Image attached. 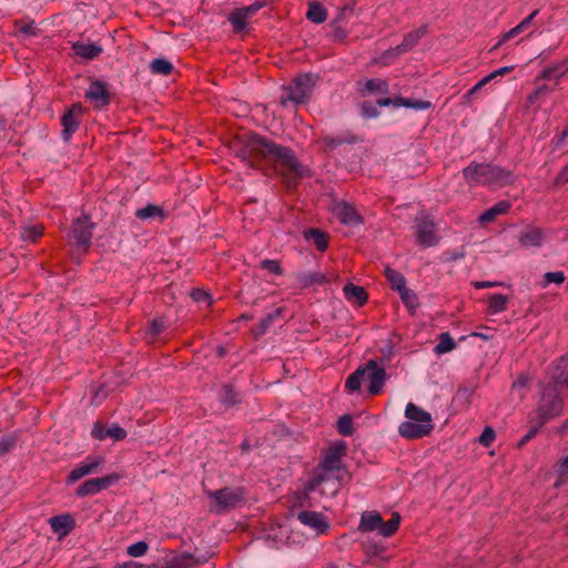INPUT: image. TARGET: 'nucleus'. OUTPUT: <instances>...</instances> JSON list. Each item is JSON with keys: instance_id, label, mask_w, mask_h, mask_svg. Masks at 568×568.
I'll list each match as a JSON object with an SVG mask.
<instances>
[{"instance_id": "obj_54", "label": "nucleus", "mask_w": 568, "mask_h": 568, "mask_svg": "<svg viewBox=\"0 0 568 568\" xmlns=\"http://www.w3.org/2000/svg\"><path fill=\"white\" fill-rule=\"evenodd\" d=\"M105 435L119 442L125 439L128 434L123 427L119 426L118 424H114L111 427L106 428Z\"/></svg>"}, {"instance_id": "obj_53", "label": "nucleus", "mask_w": 568, "mask_h": 568, "mask_svg": "<svg viewBox=\"0 0 568 568\" xmlns=\"http://www.w3.org/2000/svg\"><path fill=\"white\" fill-rule=\"evenodd\" d=\"M42 236V229L38 226H30L22 231L21 237L23 241L36 242Z\"/></svg>"}, {"instance_id": "obj_22", "label": "nucleus", "mask_w": 568, "mask_h": 568, "mask_svg": "<svg viewBox=\"0 0 568 568\" xmlns=\"http://www.w3.org/2000/svg\"><path fill=\"white\" fill-rule=\"evenodd\" d=\"M296 282L301 288H308L313 285H324L328 283V277L322 272H301L295 275Z\"/></svg>"}, {"instance_id": "obj_41", "label": "nucleus", "mask_w": 568, "mask_h": 568, "mask_svg": "<svg viewBox=\"0 0 568 568\" xmlns=\"http://www.w3.org/2000/svg\"><path fill=\"white\" fill-rule=\"evenodd\" d=\"M197 564L193 555L184 552L179 557L173 558L163 568H192Z\"/></svg>"}, {"instance_id": "obj_55", "label": "nucleus", "mask_w": 568, "mask_h": 568, "mask_svg": "<svg viewBox=\"0 0 568 568\" xmlns=\"http://www.w3.org/2000/svg\"><path fill=\"white\" fill-rule=\"evenodd\" d=\"M432 106L429 101L425 100H416L407 98L405 102V108L414 109V110H427Z\"/></svg>"}, {"instance_id": "obj_15", "label": "nucleus", "mask_w": 568, "mask_h": 568, "mask_svg": "<svg viewBox=\"0 0 568 568\" xmlns=\"http://www.w3.org/2000/svg\"><path fill=\"white\" fill-rule=\"evenodd\" d=\"M84 98L94 103V106L100 109L110 104L111 94L108 90V84L101 80H93L90 83Z\"/></svg>"}, {"instance_id": "obj_19", "label": "nucleus", "mask_w": 568, "mask_h": 568, "mask_svg": "<svg viewBox=\"0 0 568 568\" xmlns=\"http://www.w3.org/2000/svg\"><path fill=\"white\" fill-rule=\"evenodd\" d=\"M539 10H534L528 17H526L521 22H519L516 27L511 28L509 31L505 32L498 42L491 48V51L498 49L501 44L509 41L510 39L519 36L530 28L532 24V20L537 17Z\"/></svg>"}, {"instance_id": "obj_11", "label": "nucleus", "mask_w": 568, "mask_h": 568, "mask_svg": "<svg viewBox=\"0 0 568 568\" xmlns=\"http://www.w3.org/2000/svg\"><path fill=\"white\" fill-rule=\"evenodd\" d=\"M120 479V476L115 473L99 477L91 478L82 483L75 490V495L78 497H87L95 495L110 486L116 484Z\"/></svg>"}, {"instance_id": "obj_50", "label": "nucleus", "mask_w": 568, "mask_h": 568, "mask_svg": "<svg viewBox=\"0 0 568 568\" xmlns=\"http://www.w3.org/2000/svg\"><path fill=\"white\" fill-rule=\"evenodd\" d=\"M281 312H282V310L277 308L273 313H270L267 316H265L264 318L261 320L260 325H258V328H260L258 334L260 335L265 334V332L270 328V326L273 324L275 318L280 316Z\"/></svg>"}, {"instance_id": "obj_14", "label": "nucleus", "mask_w": 568, "mask_h": 568, "mask_svg": "<svg viewBox=\"0 0 568 568\" xmlns=\"http://www.w3.org/2000/svg\"><path fill=\"white\" fill-rule=\"evenodd\" d=\"M568 359L560 357L554 362V372L551 373L550 381L542 384V387H554L558 394L562 395L568 390V371L566 369Z\"/></svg>"}, {"instance_id": "obj_39", "label": "nucleus", "mask_w": 568, "mask_h": 568, "mask_svg": "<svg viewBox=\"0 0 568 568\" xmlns=\"http://www.w3.org/2000/svg\"><path fill=\"white\" fill-rule=\"evenodd\" d=\"M168 325L162 317H156L150 321L149 326L145 332V337L153 342L160 334H162L166 329Z\"/></svg>"}, {"instance_id": "obj_42", "label": "nucleus", "mask_w": 568, "mask_h": 568, "mask_svg": "<svg viewBox=\"0 0 568 568\" xmlns=\"http://www.w3.org/2000/svg\"><path fill=\"white\" fill-rule=\"evenodd\" d=\"M173 69V64L163 58L154 59L150 63V71L152 74L170 75Z\"/></svg>"}, {"instance_id": "obj_28", "label": "nucleus", "mask_w": 568, "mask_h": 568, "mask_svg": "<svg viewBox=\"0 0 568 568\" xmlns=\"http://www.w3.org/2000/svg\"><path fill=\"white\" fill-rule=\"evenodd\" d=\"M405 417L408 419L407 422L433 424L432 415L414 403L407 404L405 408Z\"/></svg>"}, {"instance_id": "obj_49", "label": "nucleus", "mask_w": 568, "mask_h": 568, "mask_svg": "<svg viewBox=\"0 0 568 568\" xmlns=\"http://www.w3.org/2000/svg\"><path fill=\"white\" fill-rule=\"evenodd\" d=\"M260 266L262 270L268 271L270 273H273L275 275L283 274V268L281 266V263L277 260H270V258L262 260L260 263Z\"/></svg>"}, {"instance_id": "obj_10", "label": "nucleus", "mask_w": 568, "mask_h": 568, "mask_svg": "<svg viewBox=\"0 0 568 568\" xmlns=\"http://www.w3.org/2000/svg\"><path fill=\"white\" fill-rule=\"evenodd\" d=\"M363 368L365 369L364 381H368V394L373 396L379 395L387 379L385 367L376 359H369L363 365Z\"/></svg>"}, {"instance_id": "obj_36", "label": "nucleus", "mask_w": 568, "mask_h": 568, "mask_svg": "<svg viewBox=\"0 0 568 568\" xmlns=\"http://www.w3.org/2000/svg\"><path fill=\"white\" fill-rule=\"evenodd\" d=\"M488 313L498 314L507 310L508 296L503 294H489L487 297Z\"/></svg>"}, {"instance_id": "obj_38", "label": "nucleus", "mask_w": 568, "mask_h": 568, "mask_svg": "<svg viewBox=\"0 0 568 568\" xmlns=\"http://www.w3.org/2000/svg\"><path fill=\"white\" fill-rule=\"evenodd\" d=\"M456 346H457V344L454 341V338L450 336V334L448 332H445V333L439 334L438 343L434 347V352L437 355H442V354L452 352L453 349L456 348Z\"/></svg>"}, {"instance_id": "obj_64", "label": "nucleus", "mask_w": 568, "mask_h": 568, "mask_svg": "<svg viewBox=\"0 0 568 568\" xmlns=\"http://www.w3.org/2000/svg\"><path fill=\"white\" fill-rule=\"evenodd\" d=\"M497 285H501V283L489 282V281H480V282H475L474 283V287L477 288V290L494 287V286H497Z\"/></svg>"}, {"instance_id": "obj_47", "label": "nucleus", "mask_w": 568, "mask_h": 568, "mask_svg": "<svg viewBox=\"0 0 568 568\" xmlns=\"http://www.w3.org/2000/svg\"><path fill=\"white\" fill-rule=\"evenodd\" d=\"M378 105L373 104L371 101H364L359 105L361 115L364 119H375L377 118L381 112L377 109Z\"/></svg>"}, {"instance_id": "obj_45", "label": "nucleus", "mask_w": 568, "mask_h": 568, "mask_svg": "<svg viewBox=\"0 0 568 568\" xmlns=\"http://www.w3.org/2000/svg\"><path fill=\"white\" fill-rule=\"evenodd\" d=\"M337 430L343 436H351L354 433L353 417L343 415L337 420Z\"/></svg>"}, {"instance_id": "obj_35", "label": "nucleus", "mask_w": 568, "mask_h": 568, "mask_svg": "<svg viewBox=\"0 0 568 568\" xmlns=\"http://www.w3.org/2000/svg\"><path fill=\"white\" fill-rule=\"evenodd\" d=\"M384 274H385V277L387 278L392 290H394L398 293L399 291H402L403 288L406 287V278L400 272H398L389 266H386L384 270Z\"/></svg>"}, {"instance_id": "obj_7", "label": "nucleus", "mask_w": 568, "mask_h": 568, "mask_svg": "<svg viewBox=\"0 0 568 568\" xmlns=\"http://www.w3.org/2000/svg\"><path fill=\"white\" fill-rule=\"evenodd\" d=\"M414 234L416 243L423 247H432L439 243L437 227L433 217L428 214L420 213L417 215L414 225Z\"/></svg>"}, {"instance_id": "obj_31", "label": "nucleus", "mask_w": 568, "mask_h": 568, "mask_svg": "<svg viewBox=\"0 0 568 568\" xmlns=\"http://www.w3.org/2000/svg\"><path fill=\"white\" fill-rule=\"evenodd\" d=\"M365 378V369L363 368V365L358 366L352 374L348 375V377L345 381V390L348 394H353L355 392H358L362 387V383Z\"/></svg>"}, {"instance_id": "obj_25", "label": "nucleus", "mask_w": 568, "mask_h": 568, "mask_svg": "<svg viewBox=\"0 0 568 568\" xmlns=\"http://www.w3.org/2000/svg\"><path fill=\"white\" fill-rule=\"evenodd\" d=\"M72 50L74 55L84 59V60H93L99 57L103 49L101 45L95 43H84V42H74L72 44Z\"/></svg>"}, {"instance_id": "obj_43", "label": "nucleus", "mask_w": 568, "mask_h": 568, "mask_svg": "<svg viewBox=\"0 0 568 568\" xmlns=\"http://www.w3.org/2000/svg\"><path fill=\"white\" fill-rule=\"evenodd\" d=\"M362 94L366 93H387L388 92V82L382 79H369L365 82L364 89L361 90Z\"/></svg>"}, {"instance_id": "obj_27", "label": "nucleus", "mask_w": 568, "mask_h": 568, "mask_svg": "<svg viewBox=\"0 0 568 568\" xmlns=\"http://www.w3.org/2000/svg\"><path fill=\"white\" fill-rule=\"evenodd\" d=\"M304 237L312 241L320 252H325L328 248L329 235L320 229H307L304 231Z\"/></svg>"}, {"instance_id": "obj_5", "label": "nucleus", "mask_w": 568, "mask_h": 568, "mask_svg": "<svg viewBox=\"0 0 568 568\" xmlns=\"http://www.w3.org/2000/svg\"><path fill=\"white\" fill-rule=\"evenodd\" d=\"M95 223L87 214H82L72 221L68 233V242L72 247L73 254L84 255L91 247V240Z\"/></svg>"}, {"instance_id": "obj_3", "label": "nucleus", "mask_w": 568, "mask_h": 568, "mask_svg": "<svg viewBox=\"0 0 568 568\" xmlns=\"http://www.w3.org/2000/svg\"><path fill=\"white\" fill-rule=\"evenodd\" d=\"M463 179L469 185H506L510 182L511 172L493 163L473 161L463 169Z\"/></svg>"}, {"instance_id": "obj_17", "label": "nucleus", "mask_w": 568, "mask_h": 568, "mask_svg": "<svg viewBox=\"0 0 568 568\" xmlns=\"http://www.w3.org/2000/svg\"><path fill=\"white\" fill-rule=\"evenodd\" d=\"M49 525L59 538L68 536L75 527V520L72 515L63 514L53 516L49 519Z\"/></svg>"}, {"instance_id": "obj_20", "label": "nucleus", "mask_w": 568, "mask_h": 568, "mask_svg": "<svg viewBox=\"0 0 568 568\" xmlns=\"http://www.w3.org/2000/svg\"><path fill=\"white\" fill-rule=\"evenodd\" d=\"M427 31H428V26L424 24V26L406 33L404 36L402 43L396 45L397 52L406 53V52L410 51L413 48H415L419 43L420 39L424 36H426Z\"/></svg>"}, {"instance_id": "obj_30", "label": "nucleus", "mask_w": 568, "mask_h": 568, "mask_svg": "<svg viewBox=\"0 0 568 568\" xmlns=\"http://www.w3.org/2000/svg\"><path fill=\"white\" fill-rule=\"evenodd\" d=\"M306 19L313 23H323L327 19L326 8L318 1H311L307 6Z\"/></svg>"}, {"instance_id": "obj_61", "label": "nucleus", "mask_w": 568, "mask_h": 568, "mask_svg": "<svg viewBox=\"0 0 568 568\" xmlns=\"http://www.w3.org/2000/svg\"><path fill=\"white\" fill-rule=\"evenodd\" d=\"M105 430L106 429L100 423H97L91 430V435L94 439L103 440L108 437V435H105Z\"/></svg>"}, {"instance_id": "obj_9", "label": "nucleus", "mask_w": 568, "mask_h": 568, "mask_svg": "<svg viewBox=\"0 0 568 568\" xmlns=\"http://www.w3.org/2000/svg\"><path fill=\"white\" fill-rule=\"evenodd\" d=\"M85 109L80 102L71 104L61 115V139L69 142L72 135L80 129Z\"/></svg>"}, {"instance_id": "obj_29", "label": "nucleus", "mask_w": 568, "mask_h": 568, "mask_svg": "<svg viewBox=\"0 0 568 568\" xmlns=\"http://www.w3.org/2000/svg\"><path fill=\"white\" fill-rule=\"evenodd\" d=\"M568 72V58L564 59L562 61L552 64L550 67H547L542 70L538 79L542 80H559L562 75H565Z\"/></svg>"}, {"instance_id": "obj_12", "label": "nucleus", "mask_w": 568, "mask_h": 568, "mask_svg": "<svg viewBox=\"0 0 568 568\" xmlns=\"http://www.w3.org/2000/svg\"><path fill=\"white\" fill-rule=\"evenodd\" d=\"M103 463L104 457L102 456H88L83 462H81L74 469L70 471L65 479V484L72 485L84 476L99 473Z\"/></svg>"}, {"instance_id": "obj_51", "label": "nucleus", "mask_w": 568, "mask_h": 568, "mask_svg": "<svg viewBox=\"0 0 568 568\" xmlns=\"http://www.w3.org/2000/svg\"><path fill=\"white\" fill-rule=\"evenodd\" d=\"M149 549V545L145 541H138L128 547L126 552L131 557H141Z\"/></svg>"}, {"instance_id": "obj_16", "label": "nucleus", "mask_w": 568, "mask_h": 568, "mask_svg": "<svg viewBox=\"0 0 568 568\" xmlns=\"http://www.w3.org/2000/svg\"><path fill=\"white\" fill-rule=\"evenodd\" d=\"M433 428V424L403 422L398 427V433L404 438L418 439L428 436L432 433Z\"/></svg>"}, {"instance_id": "obj_59", "label": "nucleus", "mask_w": 568, "mask_h": 568, "mask_svg": "<svg viewBox=\"0 0 568 568\" xmlns=\"http://www.w3.org/2000/svg\"><path fill=\"white\" fill-rule=\"evenodd\" d=\"M544 425H539V422L537 420V423L529 429V432L521 437V439L519 440L518 443V446L519 447H523L525 446L527 443H529L535 436L536 434L538 433V430L542 427Z\"/></svg>"}, {"instance_id": "obj_1", "label": "nucleus", "mask_w": 568, "mask_h": 568, "mask_svg": "<svg viewBox=\"0 0 568 568\" xmlns=\"http://www.w3.org/2000/svg\"><path fill=\"white\" fill-rule=\"evenodd\" d=\"M232 149L235 156L252 169H260L262 163L280 166V175L288 190L296 189L298 180L311 176V170L297 159L294 150L256 132L239 135Z\"/></svg>"}, {"instance_id": "obj_60", "label": "nucleus", "mask_w": 568, "mask_h": 568, "mask_svg": "<svg viewBox=\"0 0 568 568\" xmlns=\"http://www.w3.org/2000/svg\"><path fill=\"white\" fill-rule=\"evenodd\" d=\"M491 81V77L486 75L481 80H479L466 94V99H470L473 95H475L479 90H481L487 83Z\"/></svg>"}, {"instance_id": "obj_58", "label": "nucleus", "mask_w": 568, "mask_h": 568, "mask_svg": "<svg viewBox=\"0 0 568 568\" xmlns=\"http://www.w3.org/2000/svg\"><path fill=\"white\" fill-rule=\"evenodd\" d=\"M266 6V1H255L252 4L247 7L240 8L248 18H251L253 14H255L260 9L264 8Z\"/></svg>"}, {"instance_id": "obj_44", "label": "nucleus", "mask_w": 568, "mask_h": 568, "mask_svg": "<svg viewBox=\"0 0 568 568\" xmlns=\"http://www.w3.org/2000/svg\"><path fill=\"white\" fill-rule=\"evenodd\" d=\"M247 19L248 17L241 9L234 10L229 16V21L232 23L233 31L235 33H240L245 30Z\"/></svg>"}, {"instance_id": "obj_57", "label": "nucleus", "mask_w": 568, "mask_h": 568, "mask_svg": "<svg viewBox=\"0 0 568 568\" xmlns=\"http://www.w3.org/2000/svg\"><path fill=\"white\" fill-rule=\"evenodd\" d=\"M546 284L556 283L561 284L565 281V274L561 271L558 272H548L544 275Z\"/></svg>"}, {"instance_id": "obj_18", "label": "nucleus", "mask_w": 568, "mask_h": 568, "mask_svg": "<svg viewBox=\"0 0 568 568\" xmlns=\"http://www.w3.org/2000/svg\"><path fill=\"white\" fill-rule=\"evenodd\" d=\"M297 519L320 534L325 532L329 527L323 514L316 511L303 510L297 514Z\"/></svg>"}, {"instance_id": "obj_62", "label": "nucleus", "mask_w": 568, "mask_h": 568, "mask_svg": "<svg viewBox=\"0 0 568 568\" xmlns=\"http://www.w3.org/2000/svg\"><path fill=\"white\" fill-rule=\"evenodd\" d=\"M400 54H404L403 52H397L396 50V47L395 48H389L388 50H386L383 54H382V61L385 63V64H388L392 60L396 59L397 57H399Z\"/></svg>"}, {"instance_id": "obj_23", "label": "nucleus", "mask_w": 568, "mask_h": 568, "mask_svg": "<svg viewBox=\"0 0 568 568\" xmlns=\"http://www.w3.org/2000/svg\"><path fill=\"white\" fill-rule=\"evenodd\" d=\"M343 293L345 298L356 306H363L368 300V294L365 288L353 283H347L343 287Z\"/></svg>"}, {"instance_id": "obj_56", "label": "nucleus", "mask_w": 568, "mask_h": 568, "mask_svg": "<svg viewBox=\"0 0 568 568\" xmlns=\"http://www.w3.org/2000/svg\"><path fill=\"white\" fill-rule=\"evenodd\" d=\"M190 295L194 302L211 304V296L201 288H193Z\"/></svg>"}, {"instance_id": "obj_48", "label": "nucleus", "mask_w": 568, "mask_h": 568, "mask_svg": "<svg viewBox=\"0 0 568 568\" xmlns=\"http://www.w3.org/2000/svg\"><path fill=\"white\" fill-rule=\"evenodd\" d=\"M558 479L555 484L556 487L562 485L568 480V456L559 460L557 464Z\"/></svg>"}, {"instance_id": "obj_13", "label": "nucleus", "mask_w": 568, "mask_h": 568, "mask_svg": "<svg viewBox=\"0 0 568 568\" xmlns=\"http://www.w3.org/2000/svg\"><path fill=\"white\" fill-rule=\"evenodd\" d=\"M334 215L339 222L347 226H359L364 224L363 216L358 213L356 207L344 200L335 202L332 209Z\"/></svg>"}, {"instance_id": "obj_32", "label": "nucleus", "mask_w": 568, "mask_h": 568, "mask_svg": "<svg viewBox=\"0 0 568 568\" xmlns=\"http://www.w3.org/2000/svg\"><path fill=\"white\" fill-rule=\"evenodd\" d=\"M544 235L539 229H529L521 232L519 236V243L523 246L539 247L542 244Z\"/></svg>"}, {"instance_id": "obj_37", "label": "nucleus", "mask_w": 568, "mask_h": 568, "mask_svg": "<svg viewBox=\"0 0 568 568\" xmlns=\"http://www.w3.org/2000/svg\"><path fill=\"white\" fill-rule=\"evenodd\" d=\"M403 304L406 306L410 314H414L419 306L417 294L407 286L398 292Z\"/></svg>"}, {"instance_id": "obj_46", "label": "nucleus", "mask_w": 568, "mask_h": 568, "mask_svg": "<svg viewBox=\"0 0 568 568\" xmlns=\"http://www.w3.org/2000/svg\"><path fill=\"white\" fill-rule=\"evenodd\" d=\"M18 442V436L10 434L0 438V457L11 452Z\"/></svg>"}, {"instance_id": "obj_63", "label": "nucleus", "mask_w": 568, "mask_h": 568, "mask_svg": "<svg viewBox=\"0 0 568 568\" xmlns=\"http://www.w3.org/2000/svg\"><path fill=\"white\" fill-rule=\"evenodd\" d=\"M568 182V163L560 170L555 179L556 184H565Z\"/></svg>"}, {"instance_id": "obj_33", "label": "nucleus", "mask_w": 568, "mask_h": 568, "mask_svg": "<svg viewBox=\"0 0 568 568\" xmlns=\"http://www.w3.org/2000/svg\"><path fill=\"white\" fill-rule=\"evenodd\" d=\"M219 400L226 407H232L241 402V397L232 384H224L219 394Z\"/></svg>"}, {"instance_id": "obj_34", "label": "nucleus", "mask_w": 568, "mask_h": 568, "mask_svg": "<svg viewBox=\"0 0 568 568\" xmlns=\"http://www.w3.org/2000/svg\"><path fill=\"white\" fill-rule=\"evenodd\" d=\"M400 524V515L393 513L390 519L384 521L382 518V525L378 528V534L385 538L392 537L396 534Z\"/></svg>"}, {"instance_id": "obj_6", "label": "nucleus", "mask_w": 568, "mask_h": 568, "mask_svg": "<svg viewBox=\"0 0 568 568\" xmlns=\"http://www.w3.org/2000/svg\"><path fill=\"white\" fill-rule=\"evenodd\" d=\"M565 407V399L562 395L558 394L554 387H542L540 390V400L535 410L539 425H545L547 422L561 415Z\"/></svg>"}, {"instance_id": "obj_21", "label": "nucleus", "mask_w": 568, "mask_h": 568, "mask_svg": "<svg viewBox=\"0 0 568 568\" xmlns=\"http://www.w3.org/2000/svg\"><path fill=\"white\" fill-rule=\"evenodd\" d=\"M510 209H511V203L509 201L501 200V201L497 202L495 205H493L491 207L484 211L479 215L478 221L481 224H487V223L494 222L497 219V216L507 214Z\"/></svg>"}, {"instance_id": "obj_24", "label": "nucleus", "mask_w": 568, "mask_h": 568, "mask_svg": "<svg viewBox=\"0 0 568 568\" xmlns=\"http://www.w3.org/2000/svg\"><path fill=\"white\" fill-rule=\"evenodd\" d=\"M358 141L359 139L349 131L343 132L337 135H325L322 138V142L328 150H335L343 144H355Z\"/></svg>"}, {"instance_id": "obj_2", "label": "nucleus", "mask_w": 568, "mask_h": 568, "mask_svg": "<svg viewBox=\"0 0 568 568\" xmlns=\"http://www.w3.org/2000/svg\"><path fill=\"white\" fill-rule=\"evenodd\" d=\"M346 452L347 446L344 442H337L323 452L321 462L305 485L306 493L315 491L323 483L335 477V473L343 468L342 458Z\"/></svg>"}, {"instance_id": "obj_52", "label": "nucleus", "mask_w": 568, "mask_h": 568, "mask_svg": "<svg viewBox=\"0 0 568 568\" xmlns=\"http://www.w3.org/2000/svg\"><path fill=\"white\" fill-rule=\"evenodd\" d=\"M496 438L495 429L491 426H486L479 436V443L484 447H490Z\"/></svg>"}, {"instance_id": "obj_4", "label": "nucleus", "mask_w": 568, "mask_h": 568, "mask_svg": "<svg viewBox=\"0 0 568 568\" xmlns=\"http://www.w3.org/2000/svg\"><path fill=\"white\" fill-rule=\"evenodd\" d=\"M318 80L317 74L304 73L296 77L287 87L283 88L281 105L286 108L290 103L294 105L306 103Z\"/></svg>"}, {"instance_id": "obj_40", "label": "nucleus", "mask_w": 568, "mask_h": 568, "mask_svg": "<svg viewBox=\"0 0 568 568\" xmlns=\"http://www.w3.org/2000/svg\"><path fill=\"white\" fill-rule=\"evenodd\" d=\"M135 216L143 221L152 217H160L161 220H163L165 217V214L162 207L154 204H148L144 207L138 209L135 212Z\"/></svg>"}, {"instance_id": "obj_26", "label": "nucleus", "mask_w": 568, "mask_h": 568, "mask_svg": "<svg viewBox=\"0 0 568 568\" xmlns=\"http://www.w3.org/2000/svg\"><path fill=\"white\" fill-rule=\"evenodd\" d=\"M382 516L377 511H364L361 517L358 530L362 532L378 531L382 525Z\"/></svg>"}, {"instance_id": "obj_8", "label": "nucleus", "mask_w": 568, "mask_h": 568, "mask_svg": "<svg viewBox=\"0 0 568 568\" xmlns=\"http://www.w3.org/2000/svg\"><path fill=\"white\" fill-rule=\"evenodd\" d=\"M207 496L215 500L216 513L235 508L244 503V489L242 487H224L214 491H207Z\"/></svg>"}]
</instances>
